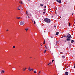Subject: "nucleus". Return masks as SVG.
I'll return each instance as SVG.
<instances>
[{"mask_svg": "<svg viewBox=\"0 0 75 75\" xmlns=\"http://www.w3.org/2000/svg\"><path fill=\"white\" fill-rule=\"evenodd\" d=\"M62 58H64L65 57V56H62Z\"/></svg>", "mask_w": 75, "mask_h": 75, "instance_id": "1a4fd4ad", "label": "nucleus"}, {"mask_svg": "<svg viewBox=\"0 0 75 75\" xmlns=\"http://www.w3.org/2000/svg\"><path fill=\"white\" fill-rule=\"evenodd\" d=\"M42 45H41V47H42Z\"/></svg>", "mask_w": 75, "mask_h": 75, "instance_id": "49530a36", "label": "nucleus"}, {"mask_svg": "<svg viewBox=\"0 0 75 75\" xmlns=\"http://www.w3.org/2000/svg\"><path fill=\"white\" fill-rule=\"evenodd\" d=\"M70 38H72V37H71V35H70L68 37V38H67L66 39V40L67 41H71V39Z\"/></svg>", "mask_w": 75, "mask_h": 75, "instance_id": "f03ea898", "label": "nucleus"}, {"mask_svg": "<svg viewBox=\"0 0 75 75\" xmlns=\"http://www.w3.org/2000/svg\"><path fill=\"white\" fill-rule=\"evenodd\" d=\"M64 37H66V36L64 35Z\"/></svg>", "mask_w": 75, "mask_h": 75, "instance_id": "a19ab883", "label": "nucleus"}, {"mask_svg": "<svg viewBox=\"0 0 75 75\" xmlns=\"http://www.w3.org/2000/svg\"><path fill=\"white\" fill-rule=\"evenodd\" d=\"M51 65V62H50L48 64V65Z\"/></svg>", "mask_w": 75, "mask_h": 75, "instance_id": "a211bd4d", "label": "nucleus"}, {"mask_svg": "<svg viewBox=\"0 0 75 75\" xmlns=\"http://www.w3.org/2000/svg\"><path fill=\"white\" fill-rule=\"evenodd\" d=\"M54 60H52V62H54Z\"/></svg>", "mask_w": 75, "mask_h": 75, "instance_id": "4be33fe9", "label": "nucleus"}, {"mask_svg": "<svg viewBox=\"0 0 75 75\" xmlns=\"http://www.w3.org/2000/svg\"><path fill=\"white\" fill-rule=\"evenodd\" d=\"M30 70H31V71H33V69H30Z\"/></svg>", "mask_w": 75, "mask_h": 75, "instance_id": "a878e982", "label": "nucleus"}, {"mask_svg": "<svg viewBox=\"0 0 75 75\" xmlns=\"http://www.w3.org/2000/svg\"><path fill=\"white\" fill-rule=\"evenodd\" d=\"M17 9L18 10H20V9H19V7H18L17 8Z\"/></svg>", "mask_w": 75, "mask_h": 75, "instance_id": "f3484780", "label": "nucleus"}, {"mask_svg": "<svg viewBox=\"0 0 75 75\" xmlns=\"http://www.w3.org/2000/svg\"><path fill=\"white\" fill-rule=\"evenodd\" d=\"M25 70H26V69H26V68H25Z\"/></svg>", "mask_w": 75, "mask_h": 75, "instance_id": "79ce46f5", "label": "nucleus"}, {"mask_svg": "<svg viewBox=\"0 0 75 75\" xmlns=\"http://www.w3.org/2000/svg\"><path fill=\"white\" fill-rule=\"evenodd\" d=\"M28 30V29L27 28L25 29V30H26V31H27V30Z\"/></svg>", "mask_w": 75, "mask_h": 75, "instance_id": "aec40b11", "label": "nucleus"}, {"mask_svg": "<svg viewBox=\"0 0 75 75\" xmlns=\"http://www.w3.org/2000/svg\"><path fill=\"white\" fill-rule=\"evenodd\" d=\"M69 26H70V25H71V23H69Z\"/></svg>", "mask_w": 75, "mask_h": 75, "instance_id": "412c9836", "label": "nucleus"}, {"mask_svg": "<svg viewBox=\"0 0 75 75\" xmlns=\"http://www.w3.org/2000/svg\"><path fill=\"white\" fill-rule=\"evenodd\" d=\"M53 38V37L52 36H51V38Z\"/></svg>", "mask_w": 75, "mask_h": 75, "instance_id": "4c0bfd02", "label": "nucleus"}, {"mask_svg": "<svg viewBox=\"0 0 75 75\" xmlns=\"http://www.w3.org/2000/svg\"><path fill=\"white\" fill-rule=\"evenodd\" d=\"M54 75H55V74H54Z\"/></svg>", "mask_w": 75, "mask_h": 75, "instance_id": "6e6d98bb", "label": "nucleus"}, {"mask_svg": "<svg viewBox=\"0 0 75 75\" xmlns=\"http://www.w3.org/2000/svg\"><path fill=\"white\" fill-rule=\"evenodd\" d=\"M25 23L24 22L22 21L20 22V24L21 25H23Z\"/></svg>", "mask_w": 75, "mask_h": 75, "instance_id": "7ed1b4c3", "label": "nucleus"}, {"mask_svg": "<svg viewBox=\"0 0 75 75\" xmlns=\"http://www.w3.org/2000/svg\"><path fill=\"white\" fill-rule=\"evenodd\" d=\"M28 70H29L30 71H31V70L30 69V67H29V69H28Z\"/></svg>", "mask_w": 75, "mask_h": 75, "instance_id": "6e6552de", "label": "nucleus"}, {"mask_svg": "<svg viewBox=\"0 0 75 75\" xmlns=\"http://www.w3.org/2000/svg\"><path fill=\"white\" fill-rule=\"evenodd\" d=\"M44 8H46V6H45L44 7Z\"/></svg>", "mask_w": 75, "mask_h": 75, "instance_id": "bb28decb", "label": "nucleus"}, {"mask_svg": "<svg viewBox=\"0 0 75 75\" xmlns=\"http://www.w3.org/2000/svg\"><path fill=\"white\" fill-rule=\"evenodd\" d=\"M58 2V3H61V0H55Z\"/></svg>", "mask_w": 75, "mask_h": 75, "instance_id": "20e7f679", "label": "nucleus"}, {"mask_svg": "<svg viewBox=\"0 0 75 75\" xmlns=\"http://www.w3.org/2000/svg\"><path fill=\"white\" fill-rule=\"evenodd\" d=\"M34 22L35 24V21H34Z\"/></svg>", "mask_w": 75, "mask_h": 75, "instance_id": "393cba45", "label": "nucleus"}, {"mask_svg": "<svg viewBox=\"0 0 75 75\" xmlns=\"http://www.w3.org/2000/svg\"><path fill=\"white\" fill-rule=\"evenodd\" d=\"M21 4H22L23 3V2H22V1H20L19 2Z\"/></svg>", "mask_w": 75, "mask_h": 75, "instance_id": "ddd939ff", "label": "nucleus"}, {"mask_svg": "<svg viewBox=\"0 0 75 75\" xmlns=\"http://www.w3.org/2000/svg\"><path fill=\"white\" fill-rule=\"evenodd\" d=\"M35 34L37 35V33H35Z\"/></svg>", "mask_w": 75, "mask_h": 75, "instance_id": "cd10ccee", "label": "nucleus"}, {"mask_svg": "<svg viewBox=\"0 0 75 75\" xmlns=\"http://www.w3.org/2000/svg\"><path fill=\"white\" fill-rule=\"evenodd\" d=\"M72 15H73L74 13H72Z\"/></svg>", "mask_w": 75, "mask_h": 75, "instance_id": "ea45409f", "label": "nucleus"}, {"mask_svg": "<svg viewBox=\"0 0 75 75\" xmlns=\"http://www.w3.org/2000/svg\"><path fill=\"white\" fill-rule=\"evenodd\" d=\"M19 7H21V5L19 6Z\"/></svg>", "mask_w": 75, "mask_h": 75, "instance_id": "37998d69", "label": "nucleus"}, {"mask_svg": "<svg viewBox=\"0 0 75 75\" xmlns=\"http://www.w3.org/2000/svg\"><path fill=\"white\" fill-rule=\"evenodd\" d=\"M40 74V73H39V74H38V75H39Z\"/></svg>", "mask_w": 75, "mask_h": 75, "instance_id": "de8ad7c7", "label": "nucleus"}, {"mask_svg": "<svg viewBox=\"0 0 75 75\" xmlns=\"http://www.w3.org/2000/svg\"><path fill=\"white\" fill-rule=\"evenodd\" d=\"M8 31V29L7 30H6V31Z\"/></svg>", "mask_w": 75, "mask_h": 75, "instance_id": "f704fd0d", "label": "nucleus"}, {"mask_svg": "<svg viewBox=\"0 0 75 75\" xmlns=\"http://www.w3.org/2000/svg\"><path fill=\"white\" fill-rule=\"evenodd\" d=\"M74 40H72L71 41V43H73V42H74Z\"/></svg>", "mask_w": 75, "mask_h": 75, "instance_id": "9d476101", "label": "nucleus"}, {"mask_svg": "<svg viewBox=\"0 0 75 75\" xmlns=\"http://www.w3.org/2000/svg\"><path fill=\"white\" fill-rule=\"evenodd\" d=\"M63 38V37H62L61 38Z\"/></svg>", "mask_w": 75, "mask_h": 75, "instance_id": "a18cd8bd", "label": "nucleus"}, {"mask_svg": "<svg viewBox=\"0 0 75 75\" xmlns=\"http://www.w3.org/2000/svg\"><path fill=\"white\" fill-rule=\"evenodd\" d=\"M39 73H40V72H41V71H39Z\"/></svg>", "mask_w": 75, "mask_h": 75, "instance_id": "c9c22d12", "label": "nucleus"}, {"mask_svg": "<svg viewBox=\"0 0 75 75\" xmlns=\"http://www.w3.org/2000/svg\"><path fill=\"white\" fill-rule=\"evenodd\" d=\"M47 51V50H45V51H44V53H45V52H46V51Z\"/></svg>", "mask_w": 75, "mask_h": 75, "instance_id": "6ab92c4d", "label": "nucleus"}, {"mask_svg": "<svg viewBox=\"0 0 75 75\" xmlns=\"http://www.w3.org/2000/svg\"><path fill=\"white\" fill-rule=\"evenodd\" d=\"M58 34H59V32H57L56 33V35H58Z\"/></svg>", "mask_w": 75, "mask_h": 75, "instance_id": "423d86ee", "label": "nucleus"}, {"mask_svg": "<svg viewBox=\"0 0 75 75\" xmlns=\"http://www.w3.org/2000/svg\"><path fill=\"white\" fill-rule=\"evenodd\" d=\"M22 11H23V9L21 10Z\"/></svg>", "mask_w": 75, "mask_h": 75, "instance_id": "c03bdc74", "label": "nucleus"}, {"mask_svg": "<svg viewBox=\"0 0 75 75\" xmlns=\"http://www.w3.org/2000/svg\"><path fill=\"white\" fill-rule=\"evenodd\" d=\"M20 17H16V18H17V19H20Z\"/></svg>", "mask_w": 75, "mask_h": 75, "instance_id": "f8f14e48", "label": "nucleus"}, {"mask_svg": "<svg viewBox=\"0 0 75 75\" xmlns=\"http://www.w3.org/2000/svg\"><path fill=\"white\" fill-rule=\"evenodd\" d=\"M30 14V16H31V14Z\"/></svg>", "mask_w": 75, "mask_h": 75, "instance_id": "09e8293b", "label": "nucleus"}, {"mask_svg": "<svg viewBox=\"0 0 75 75\" xmlns=\"http://www.w3.org/2000/svg\"><path fill=\"white\" fill-rule=\"evenodd\" d=\"M69 36H67L66 37V38H68V37H69Z\"/></svg>", "mask_w": 75, "mask_h": 75, "instance_id": "2f4dec72", "label": "nucleus"}, {"mask_svg": "<svg viewBox=\"0 0 75 75\" xmlns=\"http://www.w3.org/2000/svg\"><path fill=\"white\" fill-rule=\"evenodd\" d=\"M43 5L42 4H40V6H41L42 7L43 6Z\"/></svg>", "mask_w": 75, "mask_h": 75, "instance_id": "9b49d317", "label": "nucleus"}, {"mask_svg": "<svg viewBox=\"0 0 75 75\" xmlns=\"http://www.w3.org/2000/svg\"><path fill=\"white\" fill-rule=\"evenodd\" d=\"M26 14H27V16L28 18H29V16H28V13L26 12Z\"/></svg>", "mask_w": 75, "mask_h": 75, "instance_id": "2eb2a0df", "label": "nucleus"}, {"mask_svg": "<svg viewBox=\"0 0 75 75\" xmlns=\"http://www.w3.org/2000/svg\"><path fill=\"white\" fill-rule=\"evenodd\" d=\"M20 14H22V12H20Z\"/></svg>", "mask_w": 75, "mask_h": 75, "instance_id": "c756f323", "label": "nucleus"}, {"mask_svg": "<svg viewBox=\"0 0 75 75\" xmlns=\"http://www.w3.org/2000/svg\"><path fill=\"white\" fill-rule=\"evenodd\" d=\"M45 9H44V11H45Z\"/></svg>", "mask_w": 75, "mask_h": 75, "instance_id": "c85d7f7f", "label": "nucleus"}, {"mask_svg": "<svg viewBox=\"0 0 75 75\" xmlns=\"http://www.w3.org/2000/svg\"><path fill=\"white\" fill-rule=\"evenodd\" d=\"M13 48H15L16 47H15V46H13Z\"/></svg>", "mask_w": 75, "mask_h": 75, "instance_id": "b1692460", "label": "nucleus"}, {"mask_svg": "<svg viewBox=\"0 0 75 75\" xmlns=\"http://www.w3.org/2000/svg\"><path fill=\"white\" fill-rule=\"evenodd\" d=\"M23 71H25V69H23Z\"/></svg>", "mask_w": 75, "mask_h": 75, "instance_id": "7c9ffc66", "label": "nucleus"}, {"mask_svg": "<svg viewBox=\"0 0 75 75\" xmlns=\"http://www.w3.org/2000/svg\"><path fill=\"white\" fill-rule=\"evenodd\" d=\"M65 75H68V72L66 71L65 72Z\"/></svg>", "mask_w": 75, "mask_h": 75, "instance_id": "39448f33", "label": "nucleus"}, {"mask_svg": "<svg viewBox=\"0 0 75 75\" xmlns=\"http://www.w3.org/2000/svg\"><path fill=\"white\" fill-rule=\"evenodd\" d=\"M64 37V36H63V37Z\"/></svg>", "mask_w": 75, "mask_h": 75, "instance_id": "864d4df0", "label": "nucleus"}, {"mask_svg": "<svg viewBox=\"0 0 75 75\" xmlns=\"http://www.w3.org/2000/svg\"><path fill=\"white\" fill-rule=\"evenodd\" d=\"M67 36H70V35H70V34H69V33H68V35H67Z\"/></svg>", "mask_w": 75, "mask_h": 75, "instance_id": "4468645a", "label": "nucleus"}, {"mask_svg": "<svg viewBox=\"0 0 75 75\" xmlns=\"http://www.w3.org/2000/svg\"><path fill=\"white\" fill-rule=\"evenodd\" d=\"M29 1H30V0H28Z\"/></svg>", "mask_w": 75, "mask_h": 75, "instance_id": "603ef678", "label": "nucleus"}, {"mask_svg": "<svg viewBox=\"0 0 75 75\" xmlns=\"http://www.w3.org/2000/svg\"><path fill=\"white\" fill-rule=\"evenodd\" d=\"M43 14H45V12H43Z\"/></svg>", "mask_w": 75, "mask_h": 75, "instance_id": "72a5a7b5", "label": "nucleus"}, {"mask_svg": "<svg viewBox=\"0 0 75 75\" xmlns=\"http://www.w3.org/2000/svg\"><path fill=\"white\" fill-rule=\"evenodd\" d=\"M45 39H44V42H43L44 44H45Z\"/></svg>", "mask_w": 75, "mask_h": 75, "instance_id": "0eeeda50", "label": "nucleus"}, {"mask_svg": "<svg viewBox=\"0 0 75 75\" xmlns=\"http://www.w3.org/2000/svg\"><path fill=\"white\" fill-rule=\"evenodd\" d=\"M74 65H75V63L74 64Z\"/></svg>", "mask_w": 75, "mask_h": 75, "instance_id": "5fc2aeb1", "label": "nucleus"}, {"mask_svg": "<svg viewBox=\"0 0 75 75\" xmlns=\"http://www.w3.org/2000/svg\"><path fill=\"white\" fill-rule=\"evenodd\" d=\"M46 48H47V47H46V46H45Z\"/></svg>", "mask_w": 75, "mask_h": 75, "instance_id": "3c124183", "label": "nucleus"}, {"mask_svg": "<svg viewBox=\"0 0 75 75\" xmlns=\"http://www.w3.org/2000/svg\"><path fill=\"white\" fill-rule=\"evenodd\" d=\"M54 27H56V26L54 25Z\"/></svg>", "mask_w": 75, "mask_h": 75, "instance_id": "e433bc0d", "label": "nucleus"}, {"mask_svg": "<svg viewBox=\"0 0 75 75\" xmlns=\"http://www.w3.org/2000/svg\"><path fill=\"white\" fill-rule=\"evenodd\" d=\"M30 58H31L30 57Z\"/></svg>", "mask_w": 75, "mask_h": 75, "instance_id": "8fccbe9b", "label": "nucleus"}, {"mask_svg": "<svg viewBox=\"0 0 75 75\" xmlns=\"http://www.w3.org/2000/svg\"><path fill=\"white\" fill-rule=\"evenodd\" d=\"M34 73H36V71H34Z\"/></svg>", "mask_w": 75, "mask_h": 75, "instance_id": "5701e85b", "label": "nucleus"}, {"mask_svg": "<svg viewBox=\"0 0 75 75\" xmlns=\"http://www.w3.org/2000/svg\"><path fill=\"white\" fill-rule=\"evenodd\" d=\"M44 21L47 23H50L51 22V20L47 18H45Z\"/></svg>", "mask_w": 75, "mask_h": 75, "instance_id": "f257e3e1", "label": "nucleus"}, {"mask_svg": "<svg viewBox=\"0 0 75 75\" xmlns=\"http://www.w3.org/2000/svg\"><path fill=\"white\" fill-rule=\"evenodd\" d=\"M2 37H3V38H4V36H3V35L2 36Z\"/></svg>", "mask_w": 75, "mask_h": 75, "instance_id": "473e14b6", "label": "nucleus"}, {"mask_svg": "<svg viewBox=\"0 0 75 75\" xmlns=\"http://www.w3.org/2000/svg\"><path fill=\"white\" fill-rule=\"evenodd\" d=\"M1 73H4V71H3V70H2V71L1 72Z\"/></svg>", "mask_w": 75, "mask_h": 75, "instance_id": "dca6fc26", "label": "nucleus"}, {"mask_svg": "<svg viewBox=\"0 0 75 75\" xmlns=\"http://www.w3.org/2000/svg\"><path fill=\"white\" fill-rule=\"evenodd\" d=\"M74 68H75V66H74Z\"/></svg>", "mask_w": 75, "mask_h": 75, "instance_id": "58836bf2", "label": "nucleus"}]
</instances>
